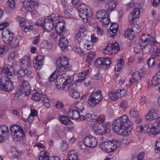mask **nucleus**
<instances>
[{
    "instance_id": "7",
    "label": "nucleus",
    "mask_w": 160,
    "mask_h": 160,
    "mask_svg": "<svg viewBox=\"0 0 160 160\" xmlns=\"http://www.w3.org/2000/svg\"><path fill=\"white\" fill-rule=\"evenodd\" d=\"M19 82L21 84L18 86V93L20 95L28 96L31 90V87L28 83L23 80H20Z\"/></svg>"
},
{
    "instance_id": "45",
    "label": "nucleus",
    "mask_w": 160,
    "mask_h": 160,
    "mask_svg": "<svg viewBox=\"0 0 160 160\" xmlns=\"http://www.w3.org/2000/svg\"><path fill=\"white\" fill-rule=\"evenodd\" d=\"M25 2L26 1H24L23 4V7L26 10L30 12H32L35 11V8L33 5L28 4L26 5H24Z\"/></svg>"
},
{
    "instance_id": "11",
    "label": "nucleus",
    "mask_w": 160,
    "mask_h": 160,
    "mask_svg": "<svg viewBox=\"0 0 160 160\" xmlns=\"http://www.w3.org/2000/svg\"><path fill=\"white\" fill-rule=\"evenodd\" d=\"M10 137L8 127L4 125L0 126V142H4Z\"/></svg>"
},
{
    "instance_id": "10",
    "label": "nucleus",
    "mask_w": 160,
    "mask_h": 160,
    "mask_svg": "<svg viewBox=\"0 0 160 160\" xmlns=\"http://www.w3.org/2000/svg\"><path fill=\"white\" fill-rule=\"evenodd\" d=\"M111 63V60L108 58H98L95 62L96 67H101L105 69L108 68Z\"/></svg>"
},
{
    "instance_id": "33",
    "label": "nucleus",
    "mask_w": 160,
    "mask_h": 160,
    "mask_svg": "<svg viewBox=\"0 0 160 160\" xmlns=\"http://www.w3.org/2000/svg\"><path fill=\"white\" fill-rule=\"evenodd\" d=\"M60 77L62 78L61 79H57L55 82V84L57 88L59 89H64V81L65 78L63 79L62 76ZM66 78H65L66 79Z\"/></svg>"
},
{
    "instance_id": "54",
    "label": "nucleus",
    "mask_w": 160,
    "mask_h": 160,
    "mask_svg": "<svg viewBox=\"0 0 160 160\" xmlns=\"http://www.w3.org/2000/svg\"><path fill=\"white\" fill-rule=\"evenodd\" d=\"M68 144L65 141H62L61 142V148L62 151H64L67 149Z\"/></svg>"
},
{
    "instance_id": "30",
    "label": "nucleus",
    "mask_w": 160,
    "mask_h": 160,
    "mask_svg": "<svg viewBox=\"0 0 160 160\" xmlns=\"http://www.w3.org/2000/svg\"><path fill=\"white\" fill-rule=\"evenodd\" d=\"M130 21L131 25H129L128 27H131V29L132 32H134L135 34H137L139 32V29L140 28V25L138 24L135 23L134 21L135 19L136 18H133L132 20V18Z\"/></svg>"
},
{
    "instance_id": "55",
    "label": "nucleus",
    "mask_w": 160,
    "mask_h": 160,
    "mask_svg": "<svg viewBox=\"0 0 160 160\" xmlns=\"http://www.w3.org/2000/svg\"><path fill=\"white\" fill-rule=\"evenodd\" d=\"M87 117V119L89 121L94 122L96 118L94 117H96V116H95L94 114L92 115L91 114L88 113L86 114Z\"/></svg>"
},
{
    "instance_id": "41",
    "label": "nucleus",
    "mask_w": 160,
    "mask_h": 160,
    "mask_svg": "<svg viewBox=\"0 0 160 160\" xmlns=\"http://www.w3.org/2000/svg\"><path fill=\"white\" fill-rule=\"evenodd\" d=\"M119 91L118 90H117L114 92L109 93H108V96L112 100H117L121 97Z\"/></svg>"
},
{
    "instance_id": "57",
    "label": "nucleus",
    "mask_w": 160,
    "mask_h": 160,
    "mask_svg": "<svg viewBox=\"0 0 160 160\" xmlns=\"http://www.w3.org/2000/svg\"><path fill=\"white\" fill-rule=\"evenodd\" d=\"M69 94L72 97L75 98H79L80 96L79 92L76 91L70 92Z\"/></svg>"
},
{
    "instance_id": "6",
    "label": "nucleus",
    "mask_w": 160,
    "mask_h": 160,
    "mask_svg": "<svg viewBox=\"0 0 160 160\" xmlns=\"http://www.w3.org/2000/svg\"><path fill=\"white\" fill-rule=\"evenodd\" d=\"M11 78V77H8L6 75L2 76L0 78V88L7 92L13 89V83L10 80Z\"/></svg>"
},
{
    "instance_id": "43",
    "label": "nucleus",
    "mask_w": 160,
    "mask_h": 160,
    "mask_svg": "<svg viewBox=\"0 0 160 160\" xmlns=\"http://www.w3.org/2000/svg\"><path fill=\"white\" fill-rule=\"evenodd\" d=\"M19 38H13V40H11L8 45H9L12 48H15L19 46Z\"/></svg>"
},
{
    "instance_id": "34",
    "label": "nucleus",
    "mask_w": 160,
    "mask_h": 160,
    "mask_svg": "<svg viewBox=\"0 0 160 160\" xmlns=\"http://www.w3.org/2000/svg\"><path fill=\"white\" fill-rule=\"evenodd\" d=\"M124 36L125 38H128L130 40H132L136 35L134 32L132 31L131 27H128L125 32Z\"/></svg>"
},
{
    "instance_id": "51",
    "label": "nucleus",
    "mask_w": 160,
    "mask_h": 160,
    "mask_svg": "<svg viewBox=\"0 0 160 160\" xmlns=\"http://www.w3.org/2000/svg\"><path fill=\"white\" fill-rule=\"evenodd\" d=\"M69 7H67L66 8H64V12L65 15L68 17H70L72 16L73 13L72 11L69 9Z\"/></svg>"
},
{
    "instance_id": "53",
    "label": "nucleus",
    "mask_w": 160,
    "mask_h": 160,
    "mask_svg": "<svg viewBox=\"0 0 160 160\" xmlns=\"http://www.w3.org/2000/svg\"><path fill=\"white\" fill-rule=\"evenodd\" d=\"M80 2V0H72L71 2L72 5L74 7L75 6L76 7L77 6H78L77 8V10L79 12H80V10L78 7V6L80 7V3H79Z\"/></svg>"
},
{
    "instance_id": "64",
    "label": "nucleus",
    "mask_w": 160,
    "mask_h": 160,
    "mask_svg": "<svg viewBox=\"0 0 160 160\" xmlns=\"http://www.w3.org/2000/svg\"><path fill=\"white\" fill-rule=\"evenodd\" d=\"M118 29H115L111 30L110 29V37L111 38L113 37L116 34Z\"/></svg>"
},
{
    "instance_id": "36",
    "label": "nucleus",
    "mask_w": 160,
    "mask_h": 160,
    "mask_svg": "<svg viewBox=\"0 0 160 160\" xmlns=\"http://www.w3.org/2000/svg\"><path fill=\"white\" fill-rule=\"evenodd\" d=\"M109 15L108 12L107 13L104 10H101L98 11L96 14V17L98 19L101 20L105 17L108 16Z\"/></svg>"
},
{
    "instance_id": "60",
    "label": "nucleus",
    "mask_w": 160,
    "mask_h": 160,
    "mask_svg": "<svg viewBox=\"0 0 160 160\" xmlns=\"http://www.w3.org/2000/svg\"><path fill=\"white\" fill-rule=\"evenodd\" d=\"M130 115L132 117H135L137 116L138 112L137 109L135 108H133L131 110L130 112Z\"/></svg>"
},
{
    "instance_id": "39",
    "label": "nucleus",
    "mask_w": 160,
    "mask_h": 160,
    "mask_svg": "<svg viewBox=\"0 0 160 160\" xmlns=\"http://www.w3.org/2000/svg\"><path fill=\"white\" fill-rule=\"evenodd\" d=\"M88 105L91 107H94L99 103L100 102L97 101V99L90 95L88 99Z\"/></svg>"
},
{
    "instance_id": "8",
    "label": "nucleus",
    "mask_w": 160,
    "mask_h": 160,
    "mask_svg": "<svg viewBox=\"0 0 160 160\" xmlns=\"http://www.w3.org/2000/svg\"><path fill=\"white\" fill-rule=\"evenodd\" d=\"M58 18V15L57 13H53L45 19L47 22L45 28V30L47 32H50L51 31L52 28H54V22L56 21Z\"/></svg>"
},
{
    "instance_id": "24",
    "label": "nucleus",
    "mask_w": 160,
    "mask_h": 160,
    "mask_svg": "<svg viewBox=\"0 0 160 160\" xmlns=\"http://www.w3.org/2000/svg\"><path fill=\"white\" fill-rule=\"evenodd\" d=\"M21 68L28 69L31 65L30 59L29 57L25 56L21 60Z\"/></svg>"
},
{
    "instance_id": "29",
    "label": "nucleus",
    "mask_w": 160,
    "mask_h": 160,
    "mask_svg": "<svg viewBox=\"0 0 160 160\" xmlns=\"http://www.w3.org/2000/svg\"><path fill=\"white\" fill-rule=\"evenodd\" d=\"M59 45L62 50H67L68 45V42L67 39L64 37L61 38L59 40Z\"/></svg>"
},
{
    "instance_id": "62",
    "label": "nucleus",
    "mask_w": 160,
    "mask_h": 160,
    "mask_svg": "<svg viewBox=\"0 0 160 160\" xmlns=\"http://www.w3.org/2000/svg\"><path fill=\"white\" fill-rule=\"evenodd\" d=\"M8 4L9 7L12 8H14L15 7L14 0H8Z\"/></svg>"
},
{
    "instance_id": "32",
    "label": "nucleus",
    "mask_w": 160,
    "mask_h": 160,
    "mask_svg": "<svg viewBox=\"0 0 160 160\" xmlns=\"http://www.w3.org/2000/svg\"><path fill=\"white\" fill-rule=\"evenodd\" d=\"M79 155V153H77L76 150H71L68 153L67 159L65 160H78Z\"/></svg>"
},
{
    "instance_id": "44",
    "label": "nucleus",
    "mask_w": 160,
    "mask_h": 160,
    "mask_svg": "<svg viewBox=\"0 0 160 160\" xmlns=\"http://www.w3.org/2000/svg\"><path fill=\"white\" fill-rule=\"evenodd\" d=\"M132 78L133 81L138 83L141 80V76L139 73L137 71L135 72L132 75Z\"/></svg>"
},
{
    "instance_id": "28",
    "label": "nucleus",
    "mask_w": 160,
    "mask_h": 160,
    "mask_svg": "<svg viewBox=\"0 0 160 160\" xmlns=\"http://www.w3.org/2000/svg\"><path fill=\"white\" fill-rule=\"evenodd\" d=\"M156 45H153L152 42H150L145 44H142L143 48H142L143 53L145 54L149 53L152 50L153 46Z\"/></svg>"
},
{
    "instance_id": "20",
    "label": "nucleus",
    "mask_w": 160,
    "mask_h": 160,
    "mask_svg": "<svg viewBox=\"0 0 160 160\" xmlns=\"http://www.w3.org/2000/svg\"><path fill=\"white\" fill-rule=\"evenodd\" d=\"M81 18L82 20V22L84 24L88 22V9L87 6L85 4L81 3Z\"/></svg>"
},
{
    "instance_id": "38",
    "label": "nucleus",
    "mask_w": 160,
    "mask_h": 160,
    "mask_svg": "<svg viewBox=\"0 0 160 160\" xmlns=\"http://www.w3.org/2000/svg\"><path fill=\"white\" fill-rule=\"evenodd\" d=\"M58 75H60V76L62 75V77H65L66 75L64 73H62L61 72L58 73L56 72V70L53 72L48 78V80L51 82H53L56 79Z\"/></svg>"
},
{
    "instance_id": "56",
    "label": "nucleus",
    "mask_w": 160,
    "mask_h": 160,
    "mask_svg": "<svg viewBox=\"0 0 160 160\" xmlns=\"http://www.w3.org/2000/svg\"><path fill=\"white\" fill-rule=\"evenodd\" d=\"M109 15L108 16L105 17L101 20H99V21L101 22L104 25L108 24L110 22L109 19Z\"/></svg>"
},
{
    "instance_id": "42",
    "label": "nucleus",
    "mask_w": 160,
    "mask_h": 160,
    "mask_svg": "<svg viewBox=\"0 0 160 160\" xmlns=\"http://www.w3.org/2000/svg\"><path fill=\"white\" fill-rule=\"evenodd\" d=\"M90 95L97 99L98 102H100L102 99L101 92L99 91H98L92 93Z\"/></svg>"
},
{
    "instance_id": "31",
    "label": "nucleus",
    "mask_w": 160,
    "mask_h": 160,
    "mask_svg": "<svg viewBox=\"0 0 160 160\" xmlns=\"http://www.w3.org/2000/svg\"><path fill=\"white\" fill-rule=\"evenodd\" d=\"M157 116V114L155 110L151 109L149 111L148 113L146 114L145 118L148 120H151L153 119L156 120L158 118Z\"/></svg>"
},
{
    "instance_id": "26",
    "label": "nucleus",
    "mask_w": 160,
    "mask_h": 160,
    "mask_svg": "<svg viewBox=\"0 0 160 160\" xmlns=\"http://www.w3.org/2000/svg\"><path fill=\"white\" fill-rule=\"evenodd\" d=\"M18 77H23L25 75L29 78L32 77L33 73L30 71L25 68H20L18 73Z\"/></svg>"
},
{
    "instance_id": "25",
    "label": "nucleus",
    "mask_w": 160,
    "mask_h": 160,
    "mask_svg": "<svg viewBox=\"0 0 160 160\" xmlns=\"http://www.w3.org/2000/svg\"><path fill=\"white\" fill-rule=\"evenodd\" d=\"M43 57L42 55H39L37 56L33 60V66L36 69H40L43 64Z\"/></svg>"
},
{
    "instance_id": "40",
    "label": "nucleus",
    "mask_w": 160,
    "mask_h": 160,
    "mask_svg": "<svg viewBox=\"0 0 160 160\" xmlns=\"http://www.w3.org/2000/svg\"><path fill=\"white\" fill-rule=\"evenodd\" d=\"M38 112L34 109H31V112L29 117L27 118V121L29 122H31L33 120V117H36L37 116Z\"/></svg>"
},
{
    "instance_id": "46",
    "label": "nucleus",
    "mask_w": 160,
    "mask_h": 160,
    "mask_svg": "<svg viewBox=\"0 0 160 160\" xmlns=\"http://www.w3.org/2000/svg\"><path fill=\"white\" fill-rule=\"evenodd\" d=\"M8 49V47L6 46H2L0 47V58L3 57Z\"/></svg>"
},
{
    "instance_id": "47",
    "label": "nucleus",
    "mask_w": 160,
    "mask_h": 160,
    "mask_svg": "<svg viewBox=\"0 0 160 160\" xmlns=\"http://www.w3.org/2000/svg\"><path fill=\"white\" fill-rule=\"evenodd\" d=\"M46 20H45V19L43 20V21L42 22L40 21H38L36 22H35V25L37 26H40L41 27L43 28V30L44 32H47V31L45 30V28L46 27V23H47V22H46Z\"/></svg>"
},
{
    "instance_id": "2",
    "label": "nucleus",
    "mask_w": 160,
    "mask_h": 160,
    "mask_svg": "<svg viewBox=\"0 0 160 160\" xmlns=\"http://www.w3.org/2000/svg\"><path fill=\"white\" fill-rule=\"evenodd\" d=\"M105 118H101L100 116H98L96 118L95 121L97 122L98 123L94 124L92 126V128L95 131H97L98 130H100L101 133H108L110 132L109 127L110 123L109 122H104Z\"/></svg>"
},
{
    "instance_id": "58",
    "label": "nucleus",
    "mask_w": 160,
    "mask_h": 160,
    "mask_svg": "<svg viewBox=\"0 0 160 160\" xmlns=\"http://www.w3.org/2000/svg\"><path fill=\"white\" fill-rule=\"evenodd\" d=\"M155 59L153 58H151L149 59L147 63L148 66L149 67H152L155 64Z\"/></svg>"
},
{
    "instance_id": "4",
    "label": "nucleus",
    "mask_w": 160,
    "mask_h": 160,
    "mask_svg": "<svg viewBox=\"0 0 160 160\" xmlns=\"http://www.w3.org/2000/svg\"><path fill=\"white\" fill-rule=\"evenodd\" d=\"M12 137L16 141H22L25 138V132L23 129L18 125H13L10 127Z\"/></svg>"
},
{
    "instance_id": "17",
    "label": "nucleus",
    "mask_w": 160,
    "mask_h": 160,
    "mask_svg": "<svg viewBox=\"0 0 160 160\" xmlns=\"http://www.w3.org/2000/svg\"><path fill=\"white\" fill-rule=\"evenodd\" d=\"M151 125V132L153 135L158 134L160 133V117H158Z\"/></svg>"
},
{
    "instance_id": "52",
    "label": "nucleus",
    "mask_w": 160,
    "mask_h": 160,
    "mask_svg": "<svg viewBox=\"0 0 160 160\" xmlns=\"http://www.w3.org/2000/svg\"><path fill=\"white\" fill-rule=\"evenodd\" d=\"M86 78L82 79L81 78V84L82 85H83L85 87H87L91 84V82L90 81H86Z\"/></svg>"
},
{
    "instance_id": "9",
    "label": "nucleus",
    "mask_w": 160,
    "mask_h": 160,
    "mask_svg": "<svg viewBox=\"0 0 160 160\" xmlns=\"http://www.w3.org/2000/svg\"><path fill=\"white\" fill-rule=\"evenodd\" d=\"M105 51V53L108 55H112L117 53L120 50V47L118 43L115 42L109 43L103 49Z\"/></svg>"
},
{
    "instance_id": "15",
    "label": "nucleus",
    "mask_w": 160,
    "mask_h": 160,
    "mask_svg": "<svg viewBox=\"0 0 160 160\" xmlns=\"http://www.w3.org/2000/svg\"><path fill=\"white\" fill-rule=\"evenodd\" d=\"M79 103V102H76L75 104V106L76 108H78L77 110H73L72 109H69L68 111L67 112V117L68 118L73 119H77L79 117L80 114L77 105Z\"/></svg>"
},
{
    "instance_id": "1",
    "label": "nucleus",
    "mask_w": 160,
    "mask_h": 160,
    "mask_svg": "<svg viewBox=\"0 0 160 160\" xmlns=\"http://www.w3.org/2000/svg\"><path fill=\"white\" fill-rule=\"evenodd\" d=\"M132 124L128 116L124 115L114 120L112 124L114 132L117 134L127 136L130 133Z\"/></svg>"
},
{
    "instance_id": "27",
    "label": "nucleus",
    "mask_w": 160,
    "mask_h": 160,
    "mask_svg": "<svg viewBox=\"0 0 160 160\" xmlns=\"http://www.w3.org/2000/svg\"><path fill=\"white\" fill-rule=\"evenodd\" d=\"M106 7L108 12L114 10L116 8L117 4L116 0H108L106 3Z\"/></svg>"
},
{
    "instance_id": "18",
    "label": "nucleus",
    "mask_w": 160,
    "mask_h": 160,
    "mask_svg": "<svg viewBox=\"0 0 160 160\" xmlns=\"http://www.w3.org/2000/svg\"><path fill=\"white\" fill-rule=\"evenodd\" d=\"M135 8L132 12H131L128 16L129 18H132V20L133 18H138L140 15V11L142 9L141 5L138 3L134 5Z\"/></svg>"
},
{
    "instance_id": "63",
    "label": "nucleus",
    "mask_w": 160,
    "mask_h": 160,
    "mask_svg": "<svg viewBox=\"0 0 160 160\" xmlns=\"http://www.w3.org/2000/svg\"><path fill=\"white\" fill-rule=\"evenodd\" d=\"M151 82L152 85L157 84L160 83V80H158L157 78L154 76L153 78L151 80Z\"/></svg>"
},
{
    "instance_id": "49",
    "label": "nucleus",
    "mask_w": 160,
    "mask_h": 160,
    "mask_svg": "<svg viewBox=\"0 0 160 160\" xmlns=\"http://www.w3.org/2000/svg\"><path fill=\"white\" fill-rule=\"evenodd\" d=\"M95 55V52L90 51L88 53L87 56V61L88 62V63H90L92 62L93 57Z\"/></svg>"
},
{
    "instance_id": "14",
    "label": "nucleus",
    "mask_w": 160,
    "mask_h": 160,
    "mask_svg": "<svg viewBox=\"0 0 160 160\" xmlns=\"http://www.w3.org/2000/svg\"><path fill=\"white\" fill-rule=\"evenodd\" d=\"M2 34V40L7 44H8L13 40V33L8 30L4 29Z\"/></svg>"
},
{
    "instance_id": "3",
    "label": "nucleus",
    "mask_w": 160,
    "mask_h": 160,
    "mask_svg": "<svg viewBox=\"0 0 160 160\" xmlns=\"http://www.w3.org/2000/svg\"><path fill=\"white\" fill-rule=\"evenodd\" d=\"M121 144V142L117 140H108L101 142L99 147L104 152L109 153L114 151Z\"/></svg>"
},
{
    "instance_id": "13",
    "label": "nucleus",
    "mask_w": 160,
    "mask_h": 160,
    "mask_svg": "<svg viewBox=\"0 0 160 160\" xmlns=\"http://www.w3.org/2000/svg\"><path fill=\"white\" fill-rule=\"evenodd\" d=\"M139 40L142 44L150 42H152L153 45H156L158 43L155 38L150 34H143L140 38Z\"/></svg>"
},
{
    "instance_id": "5",
    "label": "nucleus",
    "mask_w": 160,
    "mask_h": 160,
    "mask_svg": "<svg viewBox=\"0 0 160 160\" xmlns=\"http://www.w3.org/2000/svg\"><path fill=\"white\" fill-rule=\"evenodd\" d=\"M57 66V69L56 72L58 73L64 72L66 71H68L71 68V67L69 64V60L67 57L64 56H61L58 58L56 62Z\"/></svg>"
},
{
    "instance_id": "21",
    "label": "nucleus",
    "mask_w": 160,
    "mask_h": 160,
    "mask_svg": "<svg viewBox=\"0 0 160 160\" xmlns=\"http://www.w3.org/2000/svg\"><path fill=\"white\" fill-rule=\"evenodd\" d=\"M64 83L63 89L65 91L73 90L76 87V85L71 82L70 77L65 79Z\"/></svg>"
},
{
    "instance_id": "37",
    "label": "nucleus",
    "mask_w": 160,
    "mask_h": 160,
    "mask_svg": "<svg viewBox=\"0 0 160 160\" xmlns=\"http://www.w3.org/2000/svg\"><path fill=\"white\" fill-rule=\"evenodd\" d=\"M59 119L60 122L65 125H67L72 123L71 121L68 117L64 115H61L59 116Z\"/></svg>"
},
{
    "instance_id": "61",
    "label": "nucleus",
    "mask_w": 160,
    "mask_h": 160,
    "mask_svg": "<svg viewBox=\"0 0 160 160\" xmlns=\"http://www.w3.org/2000/svg\"><path fill=\"white\" fill-rule=\"evenodd\" d=\"M150 125L151 126L150 124L147 123L143 127V130L144 132L149 131L151 132V128L150 126Z\"/></svg>"
},
{
    "instance_id": "12",
    "label": "nucleus",
    "mask_w": 160,
    "mask_h": 160,
    "mask_svg": "<svg viewBox=\"0 0 160 160\" xmlns=\"http://www.w3.org/2000/svg\"><path fill=\"white\" fill-rule=\"evenodd\" d=\"M83 142L85 145L91 148L95 147L98 144L96 138L91 135L85 138Z\"/></svg>"
},
{
    "instance_id": "22",
    "label": "nucleus",
    "mask_w": 160,
    "mask_h": 160,
    "mask_svg": "<svg viewBox=\"0 0 160 160\" xmlns=\"http://www.w3.org/2000/svg\"><path fill=\"white\" fill-rule=\"evenodd\" d=\"M80 31L79 29L78 31L76 32L74 36L75 42V45L73 48V51L78 53H79L80 51Z\"/></svg>"
},
{
    "instance_id": "35",
    "label": "nucleus",
    "mask_w": 160,
    "mask_h": 160,
    "mask_svg": "<svg viewBox=\"0 0 160 160\" xmlns=\"http://www.w3.org/2000/svg\"><path fill=\"white\" fill-rule=\"evenodd\" d=\"M44 95L45 94L43 93H40L38 92H36L32 95V99L33 100L37 101H39L41 100H42Z\"/></svg>"
},
{
    "instance_id": "59",
    "label": "nucleus",
    "mask_w": 160,
    "mask_h": 160,
    "mask_svg": "<svg viewBox=\"0 0 160 160\" xmlns=\"http://www.w3.org/2000/svg\"><path fill=\"white\" fill-rule=\"evenodd\" d=\"M84 48L87 50H91L93 47V44L89 42H87L86 43L83 44Z\"/></svg>"
},
{
    "instance_id": "50",
    "label": "nucleus",
    "mask_w": 160,
    "mask_h": 160,
    "mask_svg": "<svg viewBox=\"0 0 160 160\" xmlns=\"http://www.w3.org/2000/svg\"><path fill=\"white\" fill-rule=\"evenodd\" d=\"M142 44L139 43L136 44L134 47V50L136 53H139L142 49Z\"/></svg>"
},
{
    "instance_id": "19",
    "label": "nucleus",
    "mask_w": 160,
    "mask_h": 160,
    "mask_svg": "<svg viewBox=\"0 0 160 160\" xmlns=\"http://www.w3.org/2000/svg\"><path fill=\"white\" fill-rule=\"evenodd\" d=\"M48 153L46 151L42 150L38 155L39 160H60L57 156L48 157Z\"/></svg>"
},
{
    "instance_id": "16",
    "label": "nucleus",
    "mask_w": 160,
    "mask_h": 160,
    "mask_svg": "<svg viewBox=\"0 0 160 160\" xmlns=\"http://www.w3.org/2000/svg\"><path fill=\"white\" fill-rule=\"evenodd\" d=\"M65 23L64 21H58L56 23L55 26L54 25L55 29L56 32L58 36H60L63 35L64 31L65 28Z\"/></svg>"
},
{
    "instance_id": "48",
    "label": "nucleus",
    "mask_w": 160,
    "mask_h": 160,
    "mask_svg": "<svg viewBox=\"0 0 160 160\" xmlns=\"http://www.w3.org/2000/svg\"><path fill=\"white\" fill-rule=\"evenodd\" d=\"M42 101L43 102V104L46 107L49 108L50 107L49 100L46 95H44Z\"/></svg>"
},
{
    "instance_id": "23",
    "label": "nucleus",
    "mask_w": 160,
    "mask_h": 160,
    "mask_svg": "<svg viewBox=\"0 0 160 160\" xmlns=\"http://www.w3.org/2000/svg\"><path fill=\"white\" fill-rule=\"evenodd\" d=\"M3 68V72L6 74L5 75L12 78L14 75V68L11 65L6 64L4 66Z\"/></svg>"
}]
</instances>
